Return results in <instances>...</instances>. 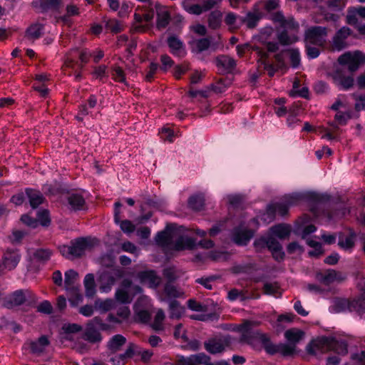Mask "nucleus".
Listing matches in <instances>:
<instances>
[{"label":"nucleus","instance_id":"nucleus-43","mask_svg":"<svg viewBox=\"0 0 365 365\" xmlns=\"http://www.w3.org/2000/svg\"><path fill=\"white\" fill-rule=\"evenodd\" d=\"M188 205L191 209L199 211L204 206V199L200 195L192 196L188 200Z\"/></svg>","mask_w":365,"mask_h":365},{"label":"nucleus","instance_id":"nucleus-48","mask_svg":"<svg viewBox=\"0 0 365 365\" xmlns=\"http://www.w3.org/2000/svg\"><path fill=\"white\" fill-rule=\"evenodd\" d=\"M221 14L219 11H212L208 18L209 26L213 29L218 28L221 24Z\"/></svg>","mask_w":365,"mask_h":365},{"label":"nucleus","instance_id":"nucleus-31","mask_svg":"<svg viewBox=\"0 0 365 365\" xmlns=\"http://www.w3.org/2000/svg\"><path fill=\"white\" fill-rule=\"evenodd\" d=\"M25 192L32 208H36L38 205L43 203V197L40 191L31 188H27Z\"/></svg>","mask_w":365,"mask_h":365},{"label":"nucleus","instance_id":"nucleus-5","mask_svg":"<svg viewBox=\"0 0 365 365\" xmlns=\"http://www.w3.org/2000/svg\"><path fill=\"white\" fill-rule=\"evenodd\" d=\"M302 199V195L301 194L294 193L285 196L282 202L269 205L266 212L262 216L263 220L267 223L273 221L276 213L281 216H285L288 212L289 207L297 204Z\"/></svg>","mask_w":365,"mask_h":365},{"label":"nucleus","instance_id":"nucleus-38","mask_svg":"<svg viewBox=\"0 0 365 365\" xmlns=\"http://www.w3.org/2000/svg\"><path fill=\"white\" fill-rule=\"evenodd\" d=\"M170 317L180 319L185 312V309L175 300L171 301L169 304Z\"/></svg>","mask_w":365,"mask_h":365},{"label":"nucleus","instance_id":"nucleus-33","mask_svg":"<svg viewBox=\"0 0 365 365\" xmlns=\"http://www.w3.org/2000/svg\"><path fill=\"white\" fill-rule=\"evenodd\" d=\"M51 255L52 252L48 249H38L33 253L32 261L40 264H44L50 259Z\"/></svg>","mask_w":365,"mask_h":365},{"label":"nucleus","instance_id":"nucleus-46","mask_svg":"<svg viewBox=\"0 0 365 365\" xmlns=\"http://www.w3.org/2000/svg\"><path fill=\"white\" fill-rule=\"evenodd\" d=\"M165 319V314L164 312L162 309H159L155 316L154 321L152 324V327L153 329L156 331H161L163 330V322Z\"/></svg>","mask_w":365,"mask_h":365},{"label":"nucleus","instance_id":"nucleus-24","mask_svg":"<svg viewBox=\"0 0 365 365\" xmlns=\"http://www.w3.org/2000/svg\"><path fill=\"white\" fill-rule=\"evenodd\" d=\"M168 44L170 52L179 57L183 56L185 53V46L182 41L175 36H170L168 38Z\"/></svg>","mask_w":365,"mask_h":365},{"label":"nucleus","instance_id":"nucleus-25","mask_svg":"<svg viewBox=\"0 0 365 365\" xmlns=\"http://www.w3.org/2000/svg\"><path fill=\"white\" fill-rule=\"evenodd\" d=\"M356 234L350 230L349 234L340 233L339 236V246L344 250H351L355 245Z\"/></svg>","mask_w":365,"mask_h":365},{"label":"nucleus","instance_id":"nucleus-50","mask_svg":"<svg viewBox=\"0 0 365 365\" xmlns=\"http://www.w3.org/2000/svg\"><path fill=\"white\" fill-rule=\"evenodd\" d=\"M115 299L123 304H128L132 301V298L128 294V291L123 289H118L115 292Z\"/></svg>","mask_w":365,"mask_h":365},{"label":"nucleus","instance_id":"nucleus-29","mask_svg":"<svg viewBox=\"0 0 365 365\" xmlns=\"http://www.w3.org/2000/svg\"><path fill=\"white\" fill-rule=\"evenodd\" d=\"M49 341L46 336H41L36 341H31L29 347L33 354L40 355L42 354L46 348L48 346Z\"/></svg>","mask_w":365,"mask_h":365},{"label":"nucleus","instance_id":"nucleus-6","mask_svg":"<svg viewBox=\"0 0 365 365\" xmlns=\"http://www.w3.org/2000/svg\"><path fill=\"white\" fill-rule=\"evenodd\" d=\"M93 246V240L91 238H78L71 241L70 245L59 247V251L63 256L68 259L80 257L86 251L90 250Z\"/></svg>","mask_w":365,"mask_h":365},{"label":"nucleus","instance_id":"nucleus-4","mask_svg":"<svg viewBox=\"0 0 365 365\" xmlns=\"http://www.w3.org/2000/svg\"><path fill=\"white\" fill-rule=\"evenodd\" d=\"M327 351H333L339 355L345 356L348 353L347 341L341 338L322 336L313 340L307 346V351L312 354Z\"/></svg>","mask_w":365,"mask_h":365},{"label":"nucleus","instance_id":"nucleus-9","mask_svg":"<svg viewBox=\"0 0 365 365\" xmlns=\"http://www.w3.org/2000/svg\"><path fill=\"white\" fill-rule=\"evenodd\" d=\"M338 62L341 66H346L350 72H354L365 63V54L360 51H347L339 57Z\"/></svg>","mask_w":365,"mask_h":365},{"label":"nucleus","instance_id":"nucleus-23","mask_svg":"<svg viewBox=\"0 0 365 365\" xmlns=\"http://www.w3.org/2000/svg\"><path fill=\"white\" fill-rule=\"evenodd\" d=\"M317 279L326 285H329L334 282H341L345 279L340 272L334 269H328L324 272L319 273L317 275Z\"/></svg>","mask_w":365,"mask_h":365},{"label":"nucleus","instance_id":"nucleus-7","mask_svg":"<svg viewBox=\"0 0 365 365\" xmlns=\"http://www.w3.org/2000/svg\"><path fill=\"white\" fill-rule=\"evenodd\" d=\"M274 29L271 26H266L259 32V41L265 46L266 50L258 46H253V49L262 59L267 58L269 52H275L279 49L278 43L272 41L274 39Z\"/></svg>","mask_w":365,"mask_h":365},{"label":"nucleus","instance_id":"nucleus-47","mask_svg":"<svg viewBox=\"0 0 365 365\" xmlns=\"http://www.w3.org/2000/svg\"><path fill=\"white\" fill-rule=\"evenodd\" d=\"M79 14L78 8L73 4H69L66 6V14L59 18L64 24L69 23V17L76 16Z\"/></svg>","mask_w":365,"mask_h":365},{"label":"nucleus","instance_id":"nucleus-39","mask_svg":"<svg viewBox=\"0 0 365 365\" xmlns=\"http://www.w3.org/2000/svg\"><path fill=\"white\" fill-rule=\"evenodd\" d=\"M304 332L298 329H289L284 333V336L289 343L296 345L303 337Z\"/></svg>","mask_w":365,"mask_h":365},{"label":"nucleus","instance_id":"nucleus-34","mask_svg":"<svg viewBox=\"0 0 365 365\" xmlns=\"http://www.w3.org/2000/svg\"><path fill=\"white\" fill-rule=\"evenodd\" d=\"M83 339L91 343H96L102 340L100 332L92 326V324H87L83 334Z\"/></svg>","mask_w":365,"mask_h":365},{"label":"nucleus","instance_id":"nucleus-17","mask_svg":"<svg viewBox=\"0 0 365 365\" xmlns=\"http://www.w3.org/2000/svg\"><path fill=\"white\" fill-rule=\"evenodd\" d=\"M210 357L205 353L190 355L189 357L181 356L177 361L178 365H212Z\"/></svg>","mask_w":365,"mask_h":365},{"label":"nucleus","instance_id":"nucleus-44","mask_svg":"<svg viewBox=\"0 0 365 365\" xmlns=\"http://www.w3.org/2000/svg\"><path fill=\"white\" fill-rule=\"evenodd\" d=\"M111 76L115 81L126 84L125 73L120 67L113 66L111 69Z\"/></svg>","mask_w":365,"mask_h":365},{"label":"nucleus","instance_id":"nucleus-54","mask_svg":"<svg viewBox=\"0 0 365 365\" xmlns=\"http://www.w3.org/2000/svg\"><path fill=\"white\" fill-rule=\"evenodd\" d=\"M173 334L174 337L176 339H181L184 341H186L187 340V337L186 336V331L184 329L183 325L182 324H179L175 326Z\"/></svg>","mask_w":365,"mask_h":365},{"label":"nucleus","instance_id":"nucleus-40","mask_svg":"<svg viewBox=\"0 0 365 365\" xmlns=\"http://www.w3.org/2000/svg\"><path fill=\"white\" fill-rule=\"evenodd\" d=\"M262 16V14L259 11L249 12L246 15L244 22L248 28L253 29L257 25V23L261 19Z\"/></svg>","mask_w":365,"mask_h":365},{"label":"nucleus","instance_id":"nucleus-14","mask_svg":"<svg viewBox=\"0 0 365 365\" xmlns=\"http://www.w3.org/2000/svg\"><path fill=\"white\" fill-rule=\"evenodd\" d=\"M228 343L229 340L227 336H216L206 341L204 343V346L207 352L216 354L222 352Z\"/></svg>","mask_w":365,"mask_h":365},{"label":"nucleus","instance_id":"nucleus-1","mask_svg":"<svg viewBox=\"0 0 365 365\" xmlns=\"http://www.w3.org/2000/svg\"><path fill=\"white\" fill-rule=\"evenodd\" d=\"M255 324V322L246 321L240 325V330L242 332L240 340L242 341L252 344L255 341H257L262 344L267 353L271 355L279 353L284 356H289L295 353L296 346L294 344L290 343L273 344L267 334L253 329V326Z\"/></svg>","mask_w":365,"mask_h":365},{"label":"nucleus","instance_id":"nucleus-64","mask_svg":"<svg viewBox=\"0 0 365 365\" xmlns=\"http://www.w3.org/2000/svg\"><path fill=\"white\" fill-rule=\"evenodd\" d=\"M355 100V109L358 111L365 109V96L362 95H354Z\"/></svg>","mask_w":365,"mask_h":365},{"label":"nucleus","instance_id":"nucleus-62","mask_svg":"<svg viewBox=\"0 0 365 365\" xmlns=\"http://www.w3.org/2000/svg\"><path fill=\"white\" fill-rule=\"evenodd\" d=\"M96 304L98 305L100 309L103 312H107L110 310L114 307V302L112 299H106L104 301H101L99 303L96 302Z\"/></svg>","mask_w":365,"mask_h":365},{"label":"nucleus","instance_id":"nucleus-49","mask_svg":"<svg viewBox=\"0 0 365 365\" xmlns=\"http://www.w3.org/2000/svg\"><path fill=\"white\" fill-rule=\"evenodd\" d=\"M165 294L170 298H178L182 296V292L171 284H167L164 289Z\"/></svg>","mask_w":365,"mask_h":365},{"label":"nucleus","instance_id":"nucleus-57","mask_svg":"<svg viewBox=\"0 0 365 365\" xmlns=\"http://www.w3.org/2000/svg\"><path fill=\"white\" fill-rule=\"evenodd\" d=\"M195 46L199 52L207 50L210 46V41L207 38H200L195 41Z\"/></svg>","mask_w":365,"mask_h":365},{"label":"nucleus","instance_id":"nucleus-28","mask_svg":"<svg viewBox=\"0 0 365 365\" xmlns=\"http://www.w3.org/2000/svg\"><path fill=\"white\" fill-rule=\"evenodd\" d=\"M85 294L88 298H92L96 293V284L95 276L92 273L87 274L83 279Z\"/></svg>","mask_w":365,"mask_h":365},{"label":"nucleus","instance_id":"nucleus-10","mask_svg":"<svg viewBox=\"0 0 365 365\" xmlns=\"http://www.w3.org/2000/svg\"><path fill=\"white\" fill-rule=\"evenodd\" d=\"M91 54L85 50H72L66 57L64 69L71 68L73 70L82 69L83 64L88 61Z\"/></svg>","mask_w":365,"mask_h":365},{"label":"nucleus","instance_id":"nucleus-12","mask_svg":"<svg viewBox=\"0 0 365 365\" xmlns=\"http://www.w3.org/2000/svg\"><path fill=\"white\" fill-rule=\"evenodd\" d=\"M78 279V273L74 269H69L65 272V288L71 295L73 297V299L69 300L73 302H79L83 299L81 293L80 286L76 284Z\"/></svg>","mask_w":365,"mask_h":365},{"label":"nucleus","instance_id":"nucleus-3","mask_svg":"<svg viewBox=\"0 0 365 365\" xmlns=\"http://www.w3.org/2000/svg\"><path fill=\"white\" fill-rule=\"evenodd\" d=\"M272 20L279 24L282 29L277 34L281 45L289 46L299 40V24L293 17L285 18L282 12L278 11L272 16Z\"/></svg>","mask_w":365,"mask_h":365},{"label":"nucleus","instance_id":"nucleus-26","mask_svg":"<svg viewBox=\"0 0 365 365\" xmlns=\"http://www.w3.org/2000/svg\"><path fill=\"white\" fill-rule=\"evenodd\" d=\"M357 16L365 19V7L364 6H354L350 7L347 10L346 22L353 26L358 24Z\"/></svg>","mask_w":365,"mask_h":365},{"label":"nucleus","instance_id":"nucleus-11","mask_svg":"<svg viewBox=\"0 0 365 365\" xmlns=\"http://www.w3.org/2000/svg\"><path fill=\"white\" fill-rule=\"evenodd\" d=\"M328 30L327 27L314 26L308 28L304 33L305 41L307 44L323 46L327 41Z\"/></svg>","mask_w":365,"mask_h":365},{"label":"nucleus","instance_id":"nucleus-19","mask_svg":"<svg viewBox=\"0 0 365 365\" xmlns=\"http://www.w3.org/2000/svg\"><path fill=\"white\" fill-rule=\"evenodd\" d=\"M120 276V274L118 271L102 272L98 278L101 284L100 290L105 293L110 292L115 282L116 277Z\"/></svg>","mask_w":365,"mask_h":365},{"label":"nucleus","instance_id":"nucleus-22","mask_svg":"<svg viewBox=\"0 0 365 365\" xmlns=\"http://www.w3.org/2000/svg\"><path fill=\"white\" fill-rule=\"evenodd\" d=\"M67 201L70 209L73 210H81L86 207V199L83 192H73L70 193L67 197Z\"/></svg>","mask_w":365,"mask_h":365},{"label":"nucleus","instance_id":"nucleus-52","mask_svg":"<svg viewBox=\"0 0 365 365\" xmlns=\"http://www.w3.org/2000/svg\"><path fill=\"white\" fill-rule=\"evenodd\" d=\"M289 58L292 66L297 68L300 64V53L298 49L292 48L289 51Z\"/></svg>","mask_w":365,"mask_h":365},{"label":"nucleus","instance_id":"nucleus-58","mask_svg":"<svg viewBox=\"0 0 365 365\" xmlns=\"http://www.w3.org/2000/svg\"><path fill=\"white\" fill-rule=\"evenodd\" d=\"M139 346L135 345V344H130L127 349L123 354H121L124 358L126 359L127 358H130L134 355H138V352L139 350Z\"/></svg>","mask_w":365,"mask_h":365},{"label":"nucleus","instance_id":"nucleus-32","mask_svg":"<svg viewBox=\"0 0 365 365\" xmlns=\"http://www.w3.org/2000/svg\"><path fill=\"white\" fill-rule=\"evenodd\" d=\"M334 81L340 89L347 90L352 87L354 78L351 76H344L339 71L334 75Z\"/></svg>","mask_w":365,"mask_h":365},{"label":"nucleus","instance_id":"nucleus-41","mask_svg":"<svg viewBox=\"0 0 365 365\" xmlns=\"http://www.w3.org/2000/svg\"><path fill=\"white\" fill-rule=\"evenodd\" d=\"M350 212V210L346 207L344 205L339 204L337 206V210L332 213H327V216L329 220H335L337 219L342 218Z\"/></svg>","mask_w":365,"mask_h":365},{"label":"nucleus","instance_id":"nucleus-63","mask_svg":"<svg viewBox=\"0 0 365 365\" xmlns=\"http://www.w3.org/2000/svg\"><path fill=\"white\" fill-rule=\"evenodd\" d=\"M185 9L188 13L195 15H200L204 12L202 5L197 4L188 5L185 7Z\"/></svg>","mask_w":365,"mask_h":365},{"label":"nucleus","instance_id":"nucleus-21","mask_svg":"<svg viewBox=\"0 0 365 365\" xmlns=\"http://www.w3.org/2000/svg\"><path fill=\"white\" fill-rule=\"evenodd\" d=\"M114 221L116 224L120 225L121 230L127 234H130L135 230V225L132 223L131 221L128 220H125L120 221V208L122 206L121 203L119 202H116L114 204Z\"/></svg>","mask_w":365,"mask_h":365},{"label":"nucleus","instance_id":"nucleus-30","mask_svg":"<svg viewBox=\"0 0 365 365\" xmlns=\"http://www.w3.org/2000/svg\"><path fill=\"white\" fill-rule=\"evenodd\" d=\"M217 66L226 73H231L236 67V61L228 56H220L217 58Z\"/></svg>","mask_w":365,"mask_h":365},{"label":"nucleus","instance_id":"nucleus-61","mask_svg":"<svg viewBox=\"0 0 365 365\" xmlns=\"http://www.w3.org/2000/svg\"><path fill=\"white\" fill-rule=\"evenodd\" d=\"M160 136L164 140L172 142L173 140L174 132L169 128H163L160 131Z\"/></svg>","mask_w":365,"mask_h":365},{"label":"nucleus","instance_id":"nucleus-59","mask_svg":"<svg viewBox=\"0 0 365 365\" xmlns=\"http://www.w3.org/2000/svg\"><path fill=\"white\" fill-rule=\"evenodd\" d=\"M187 306L190 309L195 312H204L205 311V306L196 302L194 299H189L187 301Z\"/></svg>","mask_w":365,"mask_h":365},{"label":"nucleus","instance_id":"nucleus-35","mask_svg":"<svg viewBox=\"0 0 365 365\" xmlns=\"http://www.w3.org/2000/svg\"><path fill=\"white\" fill-rule=\"evenodd\" d=\"M271 233L279 239H285L291 233V227L286 224H279L270 228Z\"/></svg>","mask_w":365,"mask_h":365},{"label":"nucleus","instance_id":"nucleus-51","mask_svg":"<svg viewBox=\"0 0 365 365\" xmlns=\"http://www.w3.org/2000/svg\"><path fill=\"white\" fill-rule=\"evenodd\" d=\"M264 292L267 294L277 296L280 294L279 287L277 283L266 282L263 287Z\"/></svg>","mask_w":365,"mask_h":365},{"label":"nucleus","instance_id":"nucleus-27","mask_svg":"<svg viewBox=\"0 0 365 365\" xmlns=\"http://www.w3.org/2000/svg\"><path fill=\"white\" fill-rule=\"evenodd\" d=\"M170 14L168 10L163 6L157 7V28L165 29L169 24Z\"/></svg>","mask_w":365,"mask_h":365},{"label":"nucleus","instance_id":"nucleus-2","mask_svg":"<svg viewBox=\"0 0 365 365\" xmlns=\"http://www.w3.org/2000/svg\"><path fill=\"white\" fill-rule=\"evenodd\" d=\"M156 244L162 247L176 251L192 249L196 245L195 240L182 235V227L175 225H167L163 231L158 232L155 237Z\"/></svg>","mask_w":365,"mask_h":365},{"label":"nucleus","instance_id":"nucleus-56","mask_svg":"<svg viewBox=\"0 0 365 365\" xmlns=\"http://www.w3.org/2000/svg\"><path fill=\"white\" fill-rule=\"evenodd\" d=\"M135 313L137 318L142 322H147L150 319V314L146 309H140L136 307L135 308Z\"/></svg>","mask_w":365,"mask_h":365},{"label":"nucleus","instance_id":"nucleus-53","mask_svg":"<svg viewBox=\"0 0 365 365\" xmlns=\"http://www.w3.org/2000/svg\"><path fill=\"white\" fill-rule=\"evenodd\" d=\"M93 74L96 78H99L100 80H103L104 78H108V73L107 66L105 65H101L96 67L93 70Z\"/></svg>","mask_w":365,"mask_h":365},{"label":"nucleus","instance_id":"nucleus-36","mask_svg":"<svg viewBox=\"0 0 365 365\" xmlns=\"http://www.w3.org/2000/svg\"><path fill=\"white\" fill-rule=\"evenodd\" d=\"M126 342V339L121 334H116L113 336L108 344V349L111 352L118 351L122 346Z\"/></svg>","mask_w":365,"mask_h":365},{"label":"nucleus","instance_id":"nucleus-37","mask_svg":"<svg viewBox=\"0 0 365 365\" xmlns=\"http://www.w3.org/2000/svg\"><path fill=\"white\" fill-rule=\"evenodd\" d=\"M43 31V24L36 23L31 24L27 29L26 32V36L29 39L35 40L41 36Z\"/></svg>","mask_w":365,"mask_h":365},{"label":"nucleus","instance_id":"nucleus-18","mask_svg":"<svg viewBox=\"0 0 365 365\" xmlns=\"http://www.w3.org/2000/svg\"><path fill=\"white\" fill-rule=\"evenodd\" d=\"M137 278L143 284L150 288H157L161 283V277L154 270H145L138 272Z\"/></svg>","mask_w":365,"mask_h":365},{"label":"nucleus","instance_id":"nucleus-8","mask_svg":"<svg viewBox=\"0 0 365 365\" xmlns=\"http://www.w3.org/2000/svg\"><path fill=\"white\" fill-rule=\"evenodd\" d=\"M332 309L339 313L346 311L365 313V292L359 297L349 301L346 299H336L334 301Z\"/></svg>","mask_w":365,"mask_h":365},{"label":"nucleus","instance_id":"nucleus-20","mask_svg":"<svg viewBox=\"0 0 365 365\" xmlns=\"http://www.w3.org/2000/svg\"><path fill=\"white\" fill-rule=\"evenodd\" d=\"M351 35V29L343 26L336 31L332 38V46L336 51H341L346 46V40Z\"/></svg>","mask_w":365,"mask_h":365},{"label":"nucleus","instance_id":"nucleus-42","mask_svg":"<svg viewBox=\"0 0 365 365\" xmlns=\"http://www.w3.org/2000/svg\"><path fill=\"white\" fill-rule=\"evenodd\" d=\"M61 0H41L40 7L43 11L48 10L57 11L61 6Z\"/></svg>","mask_w":365,"mask_h":365},{"label":"nucleus","instance_id":"nucleus-15","mask_svg":"<svg viewBox=\"0 0 365 365\" xmlns=\"http://www.w3.org/2000/svg\"><path fill=\"white\" fill-rule=\"evenodd\" d=\"M30 292L28 289H19L14 292L11 294L4 299L3 306L7 309H13L23 304L26 297L29 296Z\"/></svg>","mask_w":365,"mask_h":365},{"label":"nucleus","instance_id":"nucleus-13","mask_svg":"<svg viewBox=\"0 0 365 365\" xmlns=\"http://www.w3.org/2000/svg\"><path fill=\"white\" fill-rule=\"evenodd\" d=\"M20 259L21 255L18 250H6L0 261V275L4 273L5 269L10 271L16 268Z\"/></svg>","mask_w":365,"mask_h":365},{"label":"nucleus","instance_id":"nucleus-16","mask_svg":"<svg viewBox=\"0 0 365 365\" xmlns=\"http://www.w3.org/2000/svg\"><path fill=\"white\" fill-rule=\"evenodd\" d=\"M253 232L245 227L242 225L233 229L232 240L237 245H246L253 237Z\"/></svg>","mask_w":365,"mask_h":365},{"label":"nucleus","instance_id":"nucleus-60","mask_svg":"<svg viewBox=\"0 0 365 365\" xmlns=\"http://www.w3.org/2000/svg\"><path fill=\"white\" fill-rule=\"evenodd\" d=\"M351 118L349 113L338 112L335 115V120L339 125H345L347 120Z\"/></svg>","mask_w":365,"mask_h":365},{"label":"nucleus","instance_id":"nucleus-55","mask_svg":"<svg viewBox=\"0 0 365 365\" xmlns=\"http://www.w3.org/2000/svg\"><path fill=\"white\" fill-rule=\"evenodd\" d=\"M37 311L43 314H50L53 312V307L48 301L45 300L37 306Z\"/></svg>","mask_w":365,"mask_h":365},{"label":"nucleus","instance_id":"nucleus-45","mask_svg":"<svg viewBox=\"0 0 365 365\" xmlns=\"http://www.w3.org/2000/svg\"><path fill=\"white\" fill-rule=\"evenodd\" d=\"M106 28L114 34H118L123 30V26L116 19H108L106 21Z\"/></svg>","mask_w":365,"mask_h":365}]
</instances>
